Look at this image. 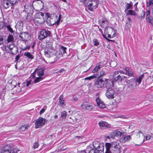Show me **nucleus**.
I'll return each mask as SVG.
<instances>
[{"mask_svg":"<svg viewBox=\"0 0 153 153\" xmlns=\"http://www.w3.org/2000/svg\"><path fill=\"white\" fill-rule=\"evenodd\" d=\"M46 15L48 17L46 22L50 26L56 24L58 25L61 19V16L59 15L58 18L57 16L56 15L51 14L49 13H46Z\"/></svg>","mask_w":153,"mask_h":153,"instance_id":"nucleus-1","label":"nucleus"},{"mask_svg":"<svg viewBox=\"0 0 153 153\" xmlns=\"http://www.w3.org/2000/svg\"><path fill=\"white\" fill-rule=\"evenodd\" d=\"M113 81H111L109 84H108L106 86L107 88L105 92V96L109 99H113L116 96V93L115 90L113 89Z\"/></svg>","mask_w":153,"mask_h":153,"instance_id":"nucleus-2","label":"nucleus"},{"mask_svg":"<svg viewBox=\"0 0 153 153\" xmlns=\"http://www.w3.org/2000/svg\"><path fill=\"white\" fill-rule=\"evenodd\" d=\"M80 2L87 6L88 9L91 11L97 7L98 1L95 0H81Z\"/></svg>","mask_w":153,"mask_h":153,"instance_id":"nucleus-3","label":"nucleus"},{"mask_svg":"<svg viewBox=\"0 0 153 153\" xmlns=\"http://www.w3.org/2000/svg\"><path fill=\"white\" fill-rule=\"evenodd\" d=\"M111 81H112L111 80L108 82V79H98L95 81L94 86L97 88H102L105 86L106 88L107 85L108 84H109Z\"/></svg>","mask_w":153,"mask_h":153,"instance_id":"nucleus-4","label":"nucleus"},{"mask_svg":"<svg viewBox=\"0 0 153 153\" xmlns=\"http://www.w3.org/2000/svg\"><path fill=\"white\" fill-rule=\"evenodd\" d=\"M50 46H47L45 50V55L48 58L53 57V59L56 56V52L53 48L52 44L50 43Z\"/></svg>","mask_w":153,"mask_h":153,"instance_id":"nucleus-5","label":"nucleus"},{"mask_svg":"<svg viewBox=\"0 0 153 153\" xmlns=\"http://www.w3.org/2000/svg\"><path fill=\"white\" fill-rule=\"evenodd\" d=\"M44 16V14L42 12L37 13L33 19L34 23L37 25L43 23L45 22Z\"/></svg>","mask_w":153,"mask_h":153,"instance_id":"nucleus-6","label":"nucleus"},{"mask_svg":"<svg viewBox=\"0 0 153 153\" xmlns=\"http://www.w3.org/2000/svg\"><path fill=\"white\" fill-rule=\"evenodd\" d=\"M81 108L84 110L91 111L94 108V106L92 103L88 102H84L81 105Z\"/></svg>","mask_w":153,"mask_h":153,"instance_id":"nucleus-7","label":"nucleus"},{"mask_svg":"<svg viewBox=\"0 0 153 153\" xmlns=\"http://www.w3.org/2000/svg\"><path fill=\"white\" fill-rule=\"evenodd\" d=\"M51 32L50 31L46 30L45 29H42L39 33L38 38L39 40H42L50 36Z\"/></svg>","mask_w":153,"mask_h":153,"instance_id":"nucleus-8","label":"nucleus"},{"mask_svg":"<svg viewBox=\"0 0 153 153\" xmlns=\"http://www.w3.org/2000/svg\"><path fill=\"white\" fill-rule=\"evenodd\" d=\"M66 48L64 47L63 46H61L60 51H56V56H55L54 58V61H56L58 60L60 56H62L63 54H65L66 53Z\"/></svg>","mask_w":153,"mask_h":153,"instance_id":"nucleus-9","label":"nucleus"},{"mask_svg":"<svg viewBox=\"0 0 153 153\" xmlns=\"http://www.w3.org/2000/svg\"><path fill=\"white\" fill-rule=\"evenodd\" d=\"M46 120L42 117H39L35 122V128H37L43 126L45 124Z\"/></svg>","mask_w":153,"mask_h":153,"instance_id":"nucleus-10","label":"nucleus"},{"mask_svg":"<svg viewBox=\"0 0 153 153\" xmlns=\"http://www.w3.org/2000/svg\"><path fill=\"white\" fill-rule=\"evenodd\" d=\"M123 134V132H121L118 130H116L111 132L108 135L109 138H113L115 137H120Z\"/></svg>","mask_w":153,"mask_h":153,"instance_id":"nucleus-11","label":"nucleus"},{"mask_svg":"<svg viewBox=\"0 0 153 153\" xmlns=\"http://www.w3.org/2000/svg\"><path fill=\"white\" fill-rule=\"evenodd\" d=\"M4 49L7 52H9L10 53L13 54L14 52L12 51L13 50H17V48L16 46L14 44L7 45L4 46Z\"/></svg>","mask_w":153,"mask_h":153,"instance_id":"nucleus-12","label":"nucleus"},{"mask_svg":"<svg viewBox=\"0 0 153 153\" xmlns=\"http://www.w3.org/2000/svg\"><path fill=\"white\" fill-rule=\"evenodd\" d=\"M93 146L94 149L100 152H102V149L103 148V147L100 146V143L97 141L94 142L93 143Z\"/></svg>","mask_w":153,"mask_h":153,"instance_id":"nucleus-13","label":"nucleus"},{"mask_svg":"<svg viewBox=\"0 0 153 153\" xmlns=\"http://www.w3.org/2000/svg\"><path fill=\"white\" fill-rule=\"evenodd\" d=\"M30 36L28 33L23 32L21 33L19 35V37L20 38V40L24 41H27L29 39Z\"/></svg>","mask_w":153,"mask_h":153,"instance_id":"nucleus-14","label":"nucleus"},{"mask_svg":"<svg viewBox=\"0 0 153 153\" xmlns=\"http://www.w3.org/2000/svg\"><path fill=\"white\" fill-rule=\"evenodd\" d=\"M86 153H100L98 151L94 149L90 146L87 147L85 150H84Z\"/></svg>","mask_w":153,"mask_h":153,"instance_id":"nucleus-15","label":"nucleus"},{"mask_svg":"<svg viewBox=\"0 0 153 153\" xmlns=\"http://www.w3.org/2000/svg\"><path fill=\"white\" fill-rule=\"evenodd\" d=\"M59 100L58 105L60 107H63L66 105V104L65 103V100L64 99L63 96L62 95L60 96Z\"/></svg>","mask_w":153,"mask_h":153,"instance_id":"nucleus-16","label":"nucleus"},{"mask_svg":"<svg viewBox=\"0 0 153 153\" xmlns=\"http://www.w3.org/2000/svg\"><path fill=\"white\" fill-rule=\"evenodd\" d=\"M144 76V74H141L140 75L138 78H137L136 79H132V82H134V84H132V85L136 86L137 85L136 82H137L139 84H140L141 81L143 77Z\"/></svg>","mask_w":153,"mask_h":153,"instance_id":"nucleus-17","label":"nucleus"},{"mask_svg":"<svg viewBox=\"0 0 153 153\" xmlns=\"http://www.w3.org/2000/svg\"><path fill=\"white\" fill-rule=\"evenodd\" d=\"M36 74V72H34L32 74L31 76L27 80L26 83V85L27 87H28L30 85V84L31 83L33 79V80L34 79V78L35 77Z\"/></svg>","mask_w":153,"mask_h":153,"instance_id":"nucleus-18","label":"nucleus"},{"mask_svg":"<svg viewBox=\"0 0 153 153\" xmlns=\"http://www.w3.org/2000/svg\"><path fill=\"white\" fill-rule=\"evenodd\" d=\"M12 147L9 145L5 146L3 148V153H11Z\"/></svg>","mask_w":153,"mask_h":153,"instance_id":"nucleus-19","label":"nucleus"},{"mask_svg":"<svg viewBox=\"0 0 153 153\" xmlns=\"http://www.w3.org/2000/svg\"><path fill=\"white\" fill-rule=\"evenodd\" d=\"M96 101L97 105L101 108H104L105 107V104L102 101L99 97H97L96 99Z\"/></svg>","mask_w":153,"mask_h":153,"instance_id":"nucleus-20","label":"nucleus"},{"mask_svg":"<svg viewBox=\"0 0 153 153\" xmlns=\"http://www.w3.org/2000/svg\"><path fill=\"white\" fill-rule=\"evenodd\" d=\"M108 23L109 22L107 20L105 19L102 20V22L100 23V25L102 27L105 28L108 26Z\"/></svg>","mask_w":153,"mask_h":153,"instance_id":"nucleus-21","label":"nucleus"},{"mask_svg":"<svg viewBox=\"0 0 153 153\" xmlns=\"http://www.w3.org/2000/svg\"><path fill=\"white\" fill-rule=\"evenodd\" d=\"M101 62H100L96 65V67L92 71L93 73H95L97 72L102 67V65H101Z\"/></svg>","mask_w":153,"mask_h":153,"instance_id":"nucleus-22","label":"nucleus"},{"mask_svg":"<svg viewBox=\"0 0 153 153\" xmlns=\"http://www.w3.org/2000/svg\"><path fill=\"white\" fill-rule=\"evenodd\" d=\"M124 70L126 71L127 73V75L129 76H133L134 75L133 72L128 67H126L125 68Z\"/></svg>","mask_w":153,"mask_h":153,"instance_id":"nucleus-23","label":"nucleus"},{"mask_svg":"<svg viewBox=\"0 0 153 153\" xmlns=\"http://www.w3.org/2000/svg\"><path fill=\"white\" fill-rule=\"evenodd\" d=\"M2 4L4 7L6 9L11 5V4H10V3L8 2L7 0H3L2 2Z\"/></svg>","mask_w":153,"mask_h":153,"instance_id":"nucleus-24","label":"nucleus"},{"mask_svg":"<svg viewBox=\"0 0 153 153\" xmlns=\"http://www.w3.org/2000/svg\"><path fill=\"white\" fill-rule=\"evenodd\" d=\"M126 78V77L124 76H121L120 74H118L116 76H115L114 78L113 79L115 81H121Z\"/></svg>","mask_w":153,"mask_h":153,"instance_id":"nucleus-25","label":"nucleus"},{"mask_svg":"<svg viewBox=\"0 0 153 153\" xmlns=\"http://www.w3.org/2000/svg\"><path fill=\"white\" fill-rule=\"evenodd\" d=\"M100 126L102 127H109V125L107 122L101 121L99 123Z\"/></svg>","mask_w":153,"mask_h":153,"instance_id":"nucleus-26","label":"nucleus"},{"mask_svg":"<svg viewBox=\"0 0 153 153\" xmlns=\"http://www.w3.org/2000/svg\"><path fill=\"white\" fill-rule=\"evenodd\" d=\"M131 137L130 135L126 136L125 137H122L121 138V140L123 142H125L127 141H128L130 139H131Z\"/></svg>","mask_w":153,"mask_h":153,"instance_id":"nucleus-27","label":"nucleus"},{"mask_svg":"<svg viewBox=\"0 0 153 153\" xmlns=\"http://www.w3.org/2000/svg\"><path fill=\"white\" fill-rule=\"evenodd\" d=\"M146 6L148 7H149L150 9L153 8V0H149L146 3Z\"/></svg>","mask_w":153,"mask_h":153,"instance_id":"nucleus-28","label":"nucleus"},{"mask_svg":"<svg viewBox=\"0 0 153 153\" xmlns=\"http://www.w3.org/2000/svg\"><path fill=\"white\" fill-rule=\"evenodd\" d=\"M111 148L120 147L119 143L118 142H114L111 143Z\"/></svg>","mask_w":153,"mask_h":153,"instance_id":"nucleus-29","label":"nucleus"},{"mask_svg":"<svg viewBox=\"0 0 153 153\" xmlns=\"http://www.w3.org/2000/svg\"><path fill=\"white\" fill-rule=\"evenodd\" d=\"M30 126L28 125L22 126L19 128L20 131H24L26 129H27Z\"/></svg>","mask_w":153,"mask_h":153,"instance_id":"nucleus-30","label":"nucleus"},{"mask_svg":"<svg viewBox=\"0 0 153 153\" xmlns=\"http://www.w3.org/2000/svg\"><path fill=\"white\" fill-rule=\"evenodd\" d=\"M44 78V77H40L39 76L38 77H37L34 81H33L32 82H33L34 83L39 82L40 81L42 80Z\"/></svg>","mask_w":153,"mask_h":153,"instance_id":"nucleus-31","label":"nucleus"},{"mask_svg":"<svg viewBox=\"0 0 153 153\" xmlns=\"http://www.w3.org/2000/svg\"><path fill=\"white\" fill-rule=\"evenodd\" d=\"M44 71L42 69L39 70L37 71V75L39 76L42 77V76L44 74Z\"/></svg>","mask_w":153,"mask_h":153,"instance_id":"nucleus-32","label":"nucleus"},{"mask_svg":"<svg viewBox=\"0 0 153 153\" xmlns=\"http://www.w3.org/2000/svg\"><path fill=\"white\" fill-rule=\"evenodd\" d=\"M133 4L131 2H130L129 3H127L126 6V9L125 11L129 9H131L132 7Z\"/></svg>","mask_w":153,"mask_h":153,"instance_id":"nucleus-33","label":"nucleus"},{"mask_svg":"<svg viewBox=\"0 0 153 153\" xmlns=\"http://www.w3.org/2000/svg\"><path fill=\"white\" fill-rule=\"evenodd\" d=\"M120 147L113 148L111 149V153H119Z\"/></svg>","mask_w":153,"mask_h":153,"instance_id":"nucleus-34","label":"nucleus"},{"mask_svg":"<svg viewBox=\"0 0 153 153\" xmlns=\"http://www.w3.org/2000/svg\"><path fill=\"white\" fill-rule=\"evenodd\" d=\"M7 41L8 43L9 42H12L14 41V38L11 35H9L8 36Z\"/></svg>","mask_w":153,"mask_h":153,"instance_id":"nucleus-35","label":"nucleus"},{"mask_svg":"<svg viewBox=\"0 0 153 153\" xmlns=\"http://www.w3.org/2000/svg\"><path fill=\"white\" fill-rule=\"evenodd\" d=\"M24 55L25 56L27 57L29 59H33L34 58V56L33 55L31 54L29 52L25 53Z\"/></svg>","mask_w":153,"mask_h":153,"instance_id":"nucleus-36","label":"nucleus"},{"mask_svg":"<svg viewBox=\"0 0 153 153\" xmlns=\"http://www.w3.org/2000/svg\"><path fill=\"white\" fill-rule=\"evenodd\" d=\"M23 26V22L21 21H19L16 23V26L17 28H20Z\"/></svg>","mask_w":153,"mask_h":153,"instance_id":"nucleus-37","label":"nucleus"},{"mask_svg":"<svg viewBox=\"0 0 153 153\" xmlns=\"http://www.w3.org/2000/svg\"><path fill=\"white\" fill-rule=\"evenodd\" d=\"M135 12L133 10H129L128 11L127 15L135 16L136 15Z\"/></svg>","mask_w":153,"mask_h":153,"instance_id":"nucleus-38","label":"nucleus"},{"mask_svg":"<svg viewBox=\"0 0 153 153\" xmlns=\"http://www.w3.org/2000/svg\"><path fill=\"white\" fill-rule=\"evenodd\" d=\"M147 22L150 23L152 25H153V19L152 17L146 18Z\"/></svg>","mask_w":153,"mask_h":153,"instance_id":"nucleus-39","label":"nucleus"},{"mask_svg":"<svg viewBox=\"0 0 153 153\" xmlns=\"http://www.w3.org/2000/svg\"><path fill=\"white\" fill-rule=\"evenodd\" d=\"M105 146L106 150H110V148L111 147V143H106Z\"/></svg>","mask_w":153,"mask_h":153,"instance_id":"nucleus-40","label":"nucleus"},{"mask_svg":"<svg viewBox=\"0 0 153 153\" xmlns=\"http://www.w3.org/2000/svg\"><path fill=\"white\" fill-rule=\"evenodd\" d=\"M67 112L65 111H63L61 112V117L63 119H65L67 116Z\"/></svg>","mask_w":153,"mask_h":153,"instance_id":"nucleus-41","label":"nucleus"},{"mask_svg":"<svg viewBox=\"0 0 153 153\" xmlns=\"http://www.w3.org/2000/svg\"><path fill=\"white\" fill-rule=\"evenodd\" d=\"M20 83L18 82L17 85V89L16 90V93H19L21 91L22 88L20 86H19L20 85Z\"/></svg>","mask_w":153,"mask_h":153,"instance_id":"nucleus-42","label":"nucleus"},{"mask_svg":"<svg viewBox=\"0 0 153 153\" xmlns=\"http://www.w3.org/2000/svg\"><path fill=\"white\" fill-rule=\"evenodd\" d=\"M93 43L94 45L96 46L98 45L99 44V42L96 39H94L93 40Z\"/></svg>","mask_w":153,"mask_h":153,"instance_id":"nucleus-43","label":"nucleus"},{"mask_svg":"<svg viewBox=\"0 0 153 153\" xmlns=\"http://www.w3.org/2000/svg\"><path fill=\"white\" fill-rule=\"evenodd\" d=\"M106 73L105 72V71L104 70H102L100 71V72L99 77H102V76L106 75Z\"/></svg>","mask_w":153,"mask_h":153,"instance_id":"nucleus-44","label":"nucleus"},{"mask_svg":"<svg viewBox=\"0 0 153 153\" xmlns=\"http://www.w3.org/2000/svg\"><path fill=\"white\" fill-rule=\"evenodd\" d=\"M7 1L10 3V4H11V6H13L17 2V0H7Z\"/></svg>","mask_w":153,"mask_h":153,"instance_id":"nucleus-45","label":"nucleus"},{"mask_svg":"<svg viewBox=\"0 0 153 153\" xmlns=\"http://www.w3.org/2000/svg\"><path fill=\"white\" fill-rule=\"evenodd\" d=\"M142 134V136L144 137H145V136L141 132V131H138L136 134V136L138 138L140 137V135Z\"/></svg>","mask_w":153,"mask_h":153,"instance_id":"nucleus-46","label":"nucleus"},{"mask_svg":"<svg viewBox=\"0 0 153 153\" xmlns=\"http://www.w3.org/2000/svg\"><path fill=\"white\" fill-rule=\"evenodd\" d=\"M95 77V74H94L93 75L90 76L89 77H87L85 78V80H90L91 79H93Z\"/></svg>","mask_w":153,"mask_h":153,"instance_id":"nucleus-47","label":"nucleus"},{"mask_svg":"<svg viewBox=\"0 0 153 153\" xmlns=\"http://www.w3.org/2000/svg\"><path fill=\"white\" fill-rule=\"evenodd\" d=\"M39 146L38 142H35L33 144V148L35 149L37 148Z\"/></svg>","mask_w":153,"mask_h":153,"instance_id":"nucleus-48","label":"nucleus"},{"mask_svg":"<svg viewBox=\"0 0 153 153\" xmlns=\"http://www.w3.org/2000/svg\"><path fill=\"white\" fill-rule=\"evenodd\" d=\"M5 25L3 21H0V30L2 29Z\"/></svg>","mask_w":153,"mask_h":153,"instance_id":"nucleus-49","label":"nucleus"},{"mask_svg":"<svg viewBox=\"0 0 153 153\" xmlns=\"http://www.w3.org/2000/svg\"><path fill=\"white\" fill-rule=\"evenodd\" d=\"M119 74V71H114L113 74V79H114V78L115 76H116L118 74Z\"/></svg>","mask_w":153,"mask_h":153,"instance_id":"nucleus-50","label":"nucleus"},{"mask_svg":"<svg viewBox=\"0 0 153 153\" xmlns=\"http://www.w3.org/2000/svg\"><path fill=\"white\" fill-rule=\"evenodd\" d=\"M11 84L12 86H14V87L16 86V83L15 80H12L11 82Z\"/></svg>","mask_w":153,"mask_h":153,"instance_id":"nucleus-51","label":"nucleus"},{"mask_svg":"<svg viewBox=\"0 0 153 153\" xmlns=\"http://www.w3.org/2000/svg\"><path fill=\"white\" fill-rule=\"evenodd\" d=\"M19 150L16 148H14L13 149H12V153H17Z\"/></svg>","mask_w":153,"mask_h":153,"instance_id":"nucleus-52","label":"nucleus"},{"mask_svg":"<svg viewBox=\"0 0 153 153\" xmlns=\"http://www.w3.org/2000/svg\"><path fill=\"white\" fill-rule=\"evenodd\" d=\"M151 136L149 134H147L145 137L146 140H149L151 138Z\"/></svg>","mask_w":153,"mask_h":153,"instance_id":"nucleus-53","label":"nucleus"},{"mask_svg":"<svg viewBox=\"0 0 153 153\" xmlns=\"http://www.w3.org/2000/svg\"><path fill=\"white\" fill-rule=\"evenodd\" d=\"M7 28L8 30L11 32L12 33L13 32V31L12 28L10 26V25H8L7 26Z\"/></svg>","mask_w":153,"mask_h":153,"instance_id":"nucleus-54","label":"nucleus"},{"mask_svg":"<svg viewBox=\"0 0 153 153\" xmlns=\"http://www.w3.org/2000/svg\"><path fill=\"white\" fill-rule=\"evenodd\" d=\"M149 17H150V11L149 10H147V11L146 12V18Z\"/></svg>","mask_w":153,"mask_h":153,"instance_id":"nucleus-55","label":"nucleus"},{"mask_svg":"<svg viewBox=\"0 0 153 153\" xmlns=\"http://www.w3.org/2000/svg\"><path fill=\"white\" fill-rule=\"evenodd\" d=\"M3 39L2 36H0V45H2L3 43Z\"/></svg>","mask_w":153,"mask_h":153,"instance_id":"nucleus-56","label":"nucleus"},{"mask_svg":"<svg viewBox=\"0 0 153 153\" xmlns=\"http://www.w3.org/2000/svg\"><path fill=\"white\" fill-rule=\"evenodd\" d=\"M119 71V73L127 75V72H126V71L125 72L123 71L122 70H120V71Z\"/></svg>","mask_w":153,"mask_h":153,"instance_id":"nucleus-57","label":"nucleus"},{"mask_svg":"<svg viewBox=\"0 0 153 153\" xmlns=\"http://www.w3.org/2000/svg\"><path fill=\"white\" fill-rule=\"evenodd\" d=\"M20 57V55H17L15 58V61L16 62H18V60L19 59Z\"/></svg>","mask_w":153,"mask_h":153,"instance_id":"nucleus-58","label":"nucleus"},{"mask_svg":"<svg viewBox=\"0 0 153 153\" xmlns=\"http://www.w3.org/2000/svg\"><path fill=\"white\" fill-rule=\"evenodd\" d=\"M45 110L44 108H42L40 111L39 114H41L44 113L45 111Z\"/></svg>","mask_w":153,"mask_h":153,"instance_id":"nucleus-59","label":"nucleus"},{"mask_svg":"<svg viewBox=\"0 0 153 153\" xmlns=\"http://www.w3.org/2000/svg\"><path fill=\"white\" fill-rule=\"evenodd\" d=\"M145 11H143V15H142L141 16V17H142V18H144V16H145Z\"/></svg>","mask_w":153,"mask_h":153,"instance_id":"nucleus-60","label":"nucleus"},{"mask_svg":"<svg viewBox=\"0 0 153 153\" xmlns=\"http://www.w3.org/2000/svg\"><path fill=\"white\" fill-rule=\"evenodd\" d=\"M105 153H111V152L110 150H106Z\"/></svg>","mask_w":153,"mask_h":153,"instance_id":"nucleus-61","label":"nucleus"},{"mask_svg":"<svg viewBox=\"0 0 153 153\" xmlns=\"http://www.w3.org/2000/svg\"><path fill=\"white\" fill-rule=\"evenodd\" d=\"M78 153H86V152H85L84 150H83L78 152Z\"/></svg>","mask_w":153,"mask_h":153,"instance_id":"nucleus-62","label":"nucleus"},{"mask_svg":"<svg viewBox=\"0 0 153 153\" xmlns=\"http://www.w3.org/2000/svg\"><path fill=\"white\" fill-rule=\"evenodd\" d=\"M78 100L77 97H75L74 99V101H76Z\"/></svg>","mask_w":153,"mask_h":153,"instance_id":"nucleus-63","label":"nucleus"},{"mask_svg":"<svg viewBox=\"0 0 153 153\" xmlns=\"http://www.w3.org/2000/svg\"><path fill=\"white\" fill-rule=\"evenodd\" d=\"M39 3L40 4H42V5H43V4L42 2V1H39Z\"/></svg>","mask_w":153,"mask_h":153,"instance_id":"nucleus-64","label":"nucleus"}]
</instances>
